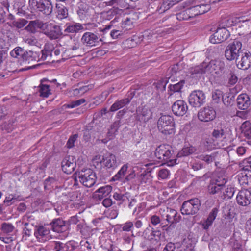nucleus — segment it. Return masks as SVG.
I'll use <instances>...</instances> for the list:
<instances>
[{"mask_svg":"<svg viewBox=\"0 0 251 251\" xmlns=\"http://www.w3.org/2000/svg\"><path fill=\"white\" fill-rule=\"evenodd\" d=\"M169 175V171L166 169H160L158 173V176L160 179H165L168 178Z\"/></svg>","mask_w":251,"mask_h":251,"instance_id":"4d7b16f0","label":"nucleus"},{"mask_svg":"<svg viewBox=\"0 0 251 251\" xmlns=\"http://www.w3.org/2000/svg\"><path fill=\"white\" fill-rule=\"evenodd\" d=\"M50 225L54 232L62 233L68 229V223L60 218L53 219Z\"/></svg>","mask_w":251,"mask_h":251,"instance_id":"4be33fe9","label":"nucleus"},{"mask_svg":"<svg viewBox=\"0 0 251 251\" xmlns=\"http://www.w3.org/2000/svg\"><path fill=\"white\" fill-rule=\"evenodd\" d=\"M196 3L195 0H187L182 4L181 7L188 8L191 18L200 15V7L198 5H195Z\"/></svg>","mask_w":251,"mask_h":251,"instance_id":"b1692460","label":"nucleus"},{"mask_svg":"<svg viewBox=\"0 0 251 251\" xmlns=\"http://www.w3.org/2000/svg\"><path fill=\"white\" fill-rule=\"evenodd\" d=\"M110 3L111 5H116L124 9H128L129 6L126 0H112Z\"/></svg>","mask_w":251,"mask_h":251,"instance_id":"603ef678","label":"nucleus"},{"mask_svg":"<svg viewBox=\"0 0 251 251\" xmlns=\"http://www.w3.org/2000/svg\"><path fill=\"white\" fill-rule=\"evenodd\" d=\"M128 166L127 164L124 165L118 172V173L112 177V179L113 181L119 180L121 182L123 181L126 174Z\"/></svg>","mask_w":251,"mask_h":251,"instance_id":"c9c22d12","label":"nucleus"},{"mask_svg":"<svg viewBox=\"0 0 251 251\" xmlns=\"http://www.w3.org/2000/svg\"><path fill=\"white\" fill-rule=\"evenodd\" d=\"M1 229L4 233L10 234L13 232L15 227L12 224L4 222L1 225Z\"/></svg>","mask_w":251,"mask_h":251,"instance_id":"8fccbe9b","label":"nucleus"},{"mask_svg":"<svg viewBox=\"0 0 251 251\" xmlns=\"http://www.w3.org/2000/svg\"><path fill=\"white\" fill-rule=\"evenodd\" d=\"M242 43L240 41L234 40L232 43L229 44L225 50V57L229 60L236 59L239 54L243 51L241 50Z\"/></svg>","mask_w":251,"mask_h":251,"instance_id":"1a4fd4ad","label":"nucleus"},{"mask_svg":"<svg viewBox=\"0 0 251 251\" xmlns=\"http://www.w3.org/2000/svg\"><path fill=\"white\" fill-rule=\"evenodd\" d=\"M10 54L11 57L17 59L19 61L29 63L30 61L36 60L37 53L18 46L10 52Z\"/></svg>","mask_w":251,"mask_h":251,"instance_id":"20e7f679","label":"nucleus"},{"mask_svg":"<svg viewBox=\"0 0 251 251\" xmlns=\"http://www.w3.org/2000/svg\"><path fill=\"white\" fill-rule=\"evenodd\" d=\"M237 67L242 70H247L251 65V55L247 50H243L236 59Z\"/></svg>","mask_w":251,"mask_h":251,"instance_id":"dca6fc26","label":"nucleus"},{"mask_svg":"<svg viewBox=\"0 0 251 251\" xmlns=\"http://www.w3.org/2000/svg\"><path fill=\"white\" fill-rule=\"evenodd\" d=\"M29 4L31 8L46 15H50L52 11L53 6L50 0H29Z\"/></svg>","mask_w":251,"mask_h":251,"instance_id":"0eeeda50","label":"nucleus"},{"mask_svg":"<svg viewBox=\"0 0 251 251\" xmlns=\"http://www.w3.org/2000/svg\"><path fill=\"white\" fill-rule=\"evenodd\" d=\"M228 130L229 129L226 127V126L220 124L214 129L212 134L213 137L216 139L222 138L227 134Z\"/></svg>","mask_w":251,"mask_h":251,"instance_id":"cd10ccee","label":"nucleus"},{"mask_svg":"<svg viewBox=\"0 0 251 251\" xmlns=\"http://www.w3.org/2000/svg\"><path fill=\"white\" fill-rule=\"evenodd\" d=\"M23 220L24 221H27L31 223V225H33L34 223L33 222L35 220V217L32 213H28L24 216Z\"/></svg>","mask_w":251,"mask_h":251,"instance_id":"0e129e2a","label":"nucleus"},{"mask_svg":"<svg viewBox=\"0 0 251 251\" xmlns=\"http://www.w3.org/2000/svg\"><path fill=\"white\" fill-rule=\"evenodd\" d=\"M46 82H48L47 79L43 78L41 79L40 84L39 86L40 96L44 98H48L51 94V89L50 88L51 86L48 84L45 83Z\"/></svg>","mask_w":251,"mask_h":251,"instance_id":"bb28decb","label":"nucleus"},{"mask_svg":"<svg viewBox=\"0 0 251 251\" xmlns=\"http://www.w3.org/2000/svg\"><path fill=\"white\" fill-rule=\"evenodd\" d=\"M195 151V149L193 146L184 147L177 153V156L178 157L187 156L192 154Z\"/></svg>","mask_w":251,"mask_h":251,"instance_id":"c03bdc74","label":"nucleus"},{"mask_svg":"<svg viewBox=\"0 0 251 251\" xmlns=\"http://www.w3.org/2000/svg\"><path fill=\"white\" fill-rule=\"evenodd\" d=\"M94 26L95 25L90 24V22L83 24L75 22L66 23L64 31L68 33H77L84 31L85 30H92Z\"/></svg>","mask_w":251,"mask_h":251,"instance_id":"9d476101","label":"nucleus"},{"mask_svg":"<svg viewBox=\"0 0 251 251\" xmlns=\"http://www.w3.org/2000/svg\"><path fill=\"white\" fill-rule=\"evenodd\" d=\"M52 246L54 251H67L65 250L66 249V244L60 241L53 242Z\"/></svg>","mask_w":251,"mask_h":251,"instance_id":"864d4df0","label":"nucleus"},{"mask_svg":"<svg viewBox=\"0 0 251 251\" xmlns=\"http://www.w3.org/2000/svg\"><path fill=\"white\" fill-rule=\"evenodd\" d=\"M201 206L200 200L196 198L184 201L180 210L183 215H195L199 211Z\"/></svg>","mask_w":251,"mask_h":251,"instance_id":"423d86ee","label":"nucleus"},{"mask_svg":"<svg viewBox=\"0 0 251 251\" xmlns=\"http://www.w3.org/2000/svg\"><path fill=\"white\" fill-rule=\"evenodd\" d=\"M151 222L152 225L155 226H157L159 224L161 225V224L162 223L161 221L160 217L155 215L151 216Z\"/></svg>","mask_w":251,"mask_h":251,"instance_id":"338daca9","label":"nucleus"},{"mask_svg":"<svg viewBox=\"0 0 251 251\" xmlns=\"http://www.w3.org/2000/svg\"><path fill=\"white\" fill-rule=\"evenodd\" d=\"M181 0H164L160 6L158 4L155 12H158L159 13H164L166 10L169 9L174 5ZM157 3L159 4L158 1H157Z\"/></svg>","mask_w":251,"mask_h":251,"instance_id":"c756f323","label":"nucleus"},{"mask_svg":"<svg viewBox=\"0 0 251 251\" xmlns=\"http://www.w3.org/2000/svg\"><path fill=\"white\" fill-rule=\"evenodd\" d=\"M215 110L211 107H205L201 108L198 112L197 116L199 120L207 122L213 120L216 117Z\"/></svg>","mask_w":251,"mask_h":251,"instance_id":"f3484780","label":"nucleus"},{"mask_svg":"<svg viewBox=\"0 0 251 251\" xmlns=\"http://www.w3.org/2000/svg\"><path fill=\"white\" fill-rule=\"evenodd\" d=\"M166 218V221L170 224V226H168L167 224H165L164 222H162L161 224V226L163 230L169 232L171 229L172 227H173V225L174 224L177 223L180 221L181 216L178 215L177 212L176 210L170 209L167 211Z\"/></svg>","mask_w":251,"mask_h":251,"instance_id":"ddd939ff","label":"nucleus"},{"mask_svg":"<svg viewBox=\"0 0 251 251\" xmlns=\"http://www.w3.org/2000/svg\"><path fill=\"white\" fill-rule=\"evenodd\" d=\"M215 183L221 185L225 187L228 180V178L223 171H216L213 177L211 179Z\"/></svg>","mask_w":251,"mask_h":251,"instance_id":"c85d7f7f","label":"nucleus"},{"mask_svg":"<svg viewBox=\"0 0 251 251\" xmlns=\"http://www.w3.org/2000/svg\"><path fill=\"white\" fill-rule=\"evenodd\" d=\"M75 174L76 175L75 181H77V178L80 182L85 187H91L96 183L97 179L96 173L90 169H83Z\"/></svg>","mask_w":251,"mask_h":251,"instance_id":"39448f33","label":"nucleus"},{"mask_svg":"<svg viewBox=\"0 0 251 251\" xmlns=\"http://www.w3.org/2000/svg\"><path fill=\"white\" fill-rule=\"evenodd\" d=\"M225 63L220 60H213L209 63L205 62V69L207 74L215 76L221 75L225 68Z\"/></svg>","mask_w":251,"mask_h":251,"instance_id":"9b49d317","label":"nucleus"},{"mask_svg":"<svg viewBox=\"0 0 251 251\" xmlns=\"http://www.w3.org/2000/svg\"><path fill=\"white\" fill-rule=\"evenodd\" d=\"M173 113L177 116L184 115L188 110V106L186 102L182 100L175 101L172 106Z\"/></svg>","mask_w":251,"mask_h":251,"instance_id":"5701e85b","label":"nucleus"},{"mask_svg":"<svg viewBox=\"0 0 251 251\" xmlns=\"http://www.w3.org/2000/svg\"><path fill=\"white\" fill-rule=\"evenodd\" d=\"M185 9L176 14V18L179 21L187 20L191 19L190 12L187 7H183Z\"/></svg>","mask_w":251,"mask_h":251,"instance_id":"79ce46f5","label":"nucleus"},{"mask_svg":"<svg viewBox=\"0 0 251 251\" xmlns=\"http://www.w3.org/2000/svg\"><path fill=\"white\" fill-rule=\"evenodd\" d=\"M234 192V188L231 186H228L223 192L222 195L223 199L226 200L231 199L233 197Z\"/></svg>","mask_w":251,"mask_h":251,"instance_id":"09e8293b","label":"nucleus"},{"mask_svg":"<svg viewBox=\"0 0 251 251\" xmlns=\"http://www.w3.org/2000/svg\"><path fill=\"white\" fill-rule=\"evenodd\" d=\"M238 180L241 185L245 187L249 185L251 183V176H249L247 174L239 175L238 176Z\"/></svg>","mask_w":251,"mask_h":251,"instance_id":"a18cd8bd","label":"nucleus"},{"mask_svg":"<svg viewBox=\"0 0 251 251\" xmlns=\"http://www.w3.org/2000/svg\"><path fill=\"white\" fill-rule=\"evenodd\" d=\"M236 201L241 206H248L251 202V192L248 189L241 190L236 196Z\"/></svg>","mask_w":251,"mask_h":251,"instance_id":"412c9836","label":"nucleus"},{"mask_svg":"<svg viewBox=\"0 0 251 251\" xmlns=\"http://www.w3.org/2000/svg\"><path fill=\"white\" fill-rule=\"evenodd\" d=\"M237 103L239 109L246 110L251 105L250 99L246 94H241L238 96L237 99Z\"/></svg>","mask_w":251,"mask_h":251,"instance_id":"a878e982","label":"nucleus"},{"mask_svg":"<svg viewBox=\"0 0 251 251\" xmlns=\"http://www.w3.org/2000/svg\"><path fill=\"white\" fill-rule=\"evenodd\" d=\"M27 21L24 19H19L12 22L14 26L18 28H22L27 24Z\"/></svg>","mask_w":251,"mask_h":251,"instance_id":"6e6d98bb","label":"nucleus"},{"mask_svg":"<svg viewBox=\"0 0 251 251\" xmlns=\"http://www.w3.org/2000/svg\"><path fill=\"white\" fill-rule=\"evenodd\" d=\"M205 69V62H203L199 66L192 68L191 70V75L194 77H201L202 74H206Z\"/></svg>","mask_w":251,"mask_h":251,"instance_id":"2f4dec72","label":"nucleus"},{"mask_svg":"<svg viewBox=\"0 0 251 251\" xmlns=\"http://www.w3.org/2000/svg\"><path fill=\"white\" fill-rule=\"evenodd\" d=\"M175 244L172 242H169L166 244L163 251H175Z\"/></svg>","mask_w":251,"mask_h":251,"instance_id":"774afa93","label":"nucleus"},{"mask_svg":"<svg viewBox=\"0 0 251 251\" xmlns=\"http://www.w3.org/2000/svg\"><path fill=\"white\" fill-rule=\"evenodd\" d=\"M130 101V99L128 98L122 99L120 100H117L111 105L110 110L112 112L116 111L128 104Z\"/></svg>","mask_w":251,"mask_h":251,"instance_id":"72a5a7b5","label":"nucleus"},{"mask_svg":"<svg viewBox=\"0 0 251 251\" xmlns=\"http://www.w3.org/2000/svg\"><path fill=\"white\" fill-rule=\"evenodd\" d=\"M180 65H181V63H178L176 64H174L171 68H170L168 71L169 73L171 74V75L168 76L167 78H168L169 79H171V81H172V76L175 75L176 73L179 72L181 70L182 67H180Z\"/></svg>","mask_w":251,"mask_h":251,"instance_id":"3c124183","label":"nucleus"},{"mask_svg":"<svg viewBox=\"0 0 251 251\" xmlns=\"http://www.w3.org/2000/svg\"><path fill=\"white\" fill-rule=\"evenodd\" d=\"M90 24L95 25L92 30H85L81 37V43L86 47L93 48L100 45V43L103 42L102 32H104L107 28L99 27L97 24L90 22Z\"/></svg>","mask_w":251,"mask_h":251,"instance_id":"f257e3e1","label":"nucleus"},{"mask_svg":"<svg viewBox=\"0 0 251 251\" xmlns=\"http://www.w3.org/2000/svg\"><path fill=\"white\" fill-rule=\"evenodd\" d=\"M34 235L37 240L41 243H45L51 238L50 229L45 225L36 226Z\"/></svg>","mask_w":251,"mask_h":251,"instance_id":"4468645a","label":"nucleus"},{"mask_svg":"<svg viewBox=\"0 0 251 251\" xmlns=\"http://www.w3.org/2000/svg\"><path fill=\"white\" fill-rule=\"evenodd\" d=\"M113 197L115 200L121 201L122 202L125 201L126 198V197L124 194L117 192L114 193Z\"/></svg>","mask_w":251,"mask_h":251,"instance_id":"69168bd1","label":"nucleus"},{"mask_svg":"<svg viewBox=\"0 0 251 251\" xmlns=\"http://www.w3.org/2000/svg\"><path fill=\"white\" fill-rule=\"evenodd\" d=\"M205 95L202 91L194 90L189 96V103L193 107L199 108L205 102Z\"/></svg>","mask_w":251,"mask_h":251,"instance_id":"f8f14e48","label":"nucleus"},{"mask_svg":"<svg viewBox=\"0 0 251 251\" xmlns=\"http://www.w3.org/2000/svg\"><path fill=\"white\" fill-rule=\"evenodd\" d=\"M41 28L44 34L51 40L57 39L63 34L61 26L52 23H43Z\"/></svg>","mask_w":251,"mask_h":251,"instance_id":"6e6552de","label":"nucleus"},{"mask_svg":"<svg viewBox=\"0 0 251 251\" xmlns=\"http://www.w3.org/2000/svg\"><path fill=\"white\" fill-rule=\"evenodd\" d=\"M200 7V15L204 14L208 11L210 9V6L209 4H200L198 5Z\"/></svg>","mask_w":251,"mask_h":251,"instance_id":"e2e57ef3","label":"nucleus"},{"mask_svg":"<svg viewBox=\"0 0 251 251\" xmlns=\"http://www.w3.org/2000/svg\"><path fill=\"white\" fill-rule=\"evenodd\" d=\"M54 48L53 45L51 43H48L45 44L44 49L41 51L42 56L41 58L42 60H45L48 56L52 57V51Z\"/></svg>","mask_w":251,"mask_h":251,"instance_id":"473e14b6","label":"nucleus"},{"mask_svg":"<svg viewBox=\"0 0 251 251\" xmlns=\"http://www.w3.org/2000/svg\"><path fill=\"white\" fill-rule=\"evenodd\" d=\"M76 230L80 232L84 238H87L90 236V228L85 225L80 223L77 225Z\"/></svg>","mask_w":251,"mask_h":251,"instance_id":"58836bf2","label":"nucleus"},{"mask_svg":"<svg viewBox=\"0 0 251 251\" xmlns=\"http://www.w3.org/2000/svg\"><path fill=\"white\" fill-rule=\"evenodd\" d=\"M161 236V232L159 230H156L152 228L151 232L150 235L147 236V239L150 240H154L158 241L160 240Z\"/></svg>","mask_w":251,"mask_h":251,"instance_id":"de8ad7c7","label":"nucleus"},{"mask_svg":"<svg viewBox=\"0 0 251 251\" xmlns=\"http://www.w3.org/2000/svg\"><path fill=\"white\" fill-rule=\"evenodd\" d=\"M121 126L120 120H117L115 121L110 126L108 131L107 133V137L109 139H111L116 132H117L119 128Z\"/></svg>","mask_w":251,"mask_h":251,"instance_id":"e433bc0d","label":"nucleus"},{"mask_svg":"<svg viewBox=\"0 0 251 251\" xmlns=\"http://www.w3.org/2000/svg\"><path fill=\"white\" fill-rule=\"evenodd\" d=\"M222 94V92L219 89H216L213 91L212 94L213 100L214 101L215 103H218L221 100V98L222 97V100L223 102L225 104L228 105L229 104L228 103V100L227 101V103L226 104V98H224Z\"/></svg>","mask_w":251,"mask_h":251,"instance_id":"ea45409f","label":"nucleus"},{"mask_svg":"<svg viewBox=\"0 0 251 251\" xmlns=\"http://www.w3.org/2000/svg\"><path fill=\"white\" fill-rule=\"evenodd\" d=\"M224 187L221 186V185H220V184L215 183L213 181L210 180V183L207 187V192L211 195H215L220 192L223 189Z\"/></svg>","mask_w":251,"mask_h":251,"instance_id":"f704fd0d","label":"nucleus"},{"mask_svg":"<svg viewBox=\"0 0 251 251\" xmlns=\"http://www.w3.org/2000/svg\"><path fill=\"white\" fill-rule=\"evenodd\" d=\"M78 137L77 134H74L70 136L67 143V146L68 148H71L74 146V143Z\"/></svg>","mask_w":251,"mask_h":251,"instance_id":"680f3d73","label":"nucleus"},{"mask_svg":"<svg viewBox=\"0 0 251 251\" xmlns=\"http://www.w3.org/2000/svg\"><path fill=\"white\" fill-rule=\"evenodd\" d=\"M242 133L248 139L251 138V125L249 122L246 121L241 126Z\"/></svg>","mask_w":251,"mask_h":251,"instance_id":"4c0bfd02","label":"nucleus"},{"mask_svg":"<svg viewBox=\"0 0 251 251\" xmlns=\"http://www.w3.org/2000/svg\"><path fill=\"white\" fill-rule=\"evenodd\" d=\"M229 35V31L226 28H218L210 37L209 40L211 43L218 44L226 40Z\"/></svg>","mask_w":251,"mask_h":251,"instance_id":"a211bd4d","label":"nucleus"},{"mask_svg":"<svg viewBox=\"0 0 251 251\" xmlns=\"http://www.w3.org/2000/svg\"><path fill=\"white\" fill-rule=\"evenodd\" d=\"M231 251H244V247L240 242L236 240L233 243Z\"/></svg>","mask_w":251,"mask_h":251,"instance_id":"bf43d9fd","label":"nucleus"},{"mask_svg":"<svg viewBox=\"0 0 251 251\" xmlns=\"http://www.w3.org/2000/svg\"><path fill=\"white\" fill-rule=\"evenodd\" d=\"M175 123L173 117L169 115H162L157 121V127L164 135H171L175 133Z\"/></svg>","mask_w":251,"mask_h":251,"instance_id":"7ed1b4c3","label":"nucleus"},{"mask_svg":"<svg viewBox=\"0 0 251 251\" xmlns=\"http://www.w3.org/2000/svg\"><path fill=\"white\" fill-rule=\"evenodd\" d=\"M185 83L184 80H181L176 84H170L169 86V90L172 93L180 92Z\"/></svg>","mask_w":251,"mask_h":251,"instance_id":"37998d69","label":"nucleus"},{"mask_svg":"<svg viewBox=\"0 0 251 251\" xmlns=\"http://www.w3.org/2000/svg\"><path fill=\"white\" fill-rule=\"evenodd\" d=\"M174 151L171 146L168 144H162L158 146L155 151L154 155L160 162L167 163L169 166H173L176 164V159H172Z\"/></svg>","mask_w":251,"mask_h":251,"instance_id":"f03ea898","label":"nucleus"},{"mask_svg":"<svg viewBox=\"0 0 251 251\" xmlns=\"http://www.w3.org/2000/svg\"><path fill=\"white\" fill-rule=\"evenodd\" d=\"M219 208L218 207H214L211 210L207 219L203 224L204 229H207L212 225L213 221L217 216Z\"/></svg>","mask_w":251,"mask_h":251,"instance_id":"7c9ffc66","label":"nucleus"},{"mask_svg":"<svg viewBox=\"0 0 251 251\" xmlns=\"http://www.w3.org/2000/svg\"><path fill=\"white\" fill-rule=\"evenodd\" d=\"M152 112L151 109L145 105L139 106L137 109L135 114V119L140 123H146L152 119Z\"/></svg>","mask_w":251,"mask_h":251,"instance_id":"2eb2a0df","label":"nucleus"},{"mask_svg":"<svg viewBox=\"0 0 251 251\" xmlns=\"http://www.w3.org/2000/svg\"><path fill=\"white\" fill-rule=\"evenodd\" d=\"M56 7L57 9V16L59 18L62 19L67 17L68 15V9L65 6L57 3Z\"/></svg>","mask_w":251,"mask_h":251,"instance_id":"a19ab883","label":"nucleus"},{"mask_svg":"<svg viewBox=\"0 0 251 251\" xmlns=\"http://www.w3.org/2000/svg\"><path fill=\"white\" fill-rule=\"evenodd\" d=\"M217 156L216 153H213L210 155L207 154H201L199 156L198 158L202 160L207 164L212 163L215 160L216 156Z\"/></svg>","mask_w":251,"mask_h":251,"instance_id":"49530a36","label":"nucleus"},{"mask_svg":"<svg viewBox=\"0 0 251 251\" xmlns=\"http://www.w3.org/2000/svg\"><path fill=\"white\" fill-rule=\"evenodd\" d=\"M56 181L55 178L52 177H49L46 179L44 182V187L45 190L50 189L51 184Z\"/></svg>","mask_w":251,"mask_h":251,"instance_id":"13d9d810","label":"nucleus"},{"mask_svg":"<svg viewBox=\"0 0 251 251\" xmlns=\"http://www.w3.org/2000/svg\"><path fill=\"white\" fill-rule=\"evenodd\" d=\"M61 167L64 173L71 174L76 167L75 158L73 156H66L62 161Z\"/></svg>","mask_w":251,"mask_h":251,"instance_id":"aec40b11","label":"nucleus"},{"mask_svg":"<svg viewBox=\"0 0 251 251\" xmlns=\"http://www.w3.org/2000/svg\"><path fill=\"white\" fill-rule=\"evenodd\" d=\"M98 159L107 169L114 170L118 166L116 157L112 153H107L102 156H100Z\"/></svg>","mask_w":251,"mask_h":251,"instance_id":"6ab92c4d","label":"nucleus"},{"mask_svg":"<svg viewBox=\"0 0 251 251\" xmlns=\"http://www.w3.org/2000/svg\"><path fill=\"white\" fill-rule=\"evenodd\" d=\"M228 83L233 85H234L238 80V77L235 75V74L233 73L232 71H230L228 75Z\"/></svg>","mask_w":251,"mask_h":251,"instance_id":"052dcab7","label":"nucleus"},{"mask_svg":"<svg viewBox=\"0 0 251 251\" xmlns=\"http://www.w3.org/2000/svg\"><path fill=\"white\" fill-rule=\"evenodd\" d=\"M112 189V187L110 185H105L101 187L95 192L93 198L97 200L101 201L104 197L109 195Z\"/></svg>","mask_w":251,"mask_h":251,"instance_id":"393cba45","label":"nucleus"},{"mask_svg":"<svg viewBox=\"0 0 251 251\" xmlns=\"http://www.w3.org/2000/svg\"><path fill=\"white\" fill-rule=\"evenodd\" d=\"M86 101L85 99H81L73 101L70 104H65L63 106L68 108H73L74 107L79 106L80 105L85 103Z\"/></svg>","mask_w":251,"mask_h":251,"instance_id":"5fc2aeb1","label":"nucleus"}]
</instances>
